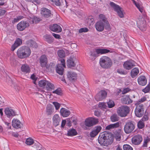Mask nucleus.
Wrapping results in <instances>:
<instances>
[{
    "label": "nucleus",
    "instance_id": "39",
    "mask_svg": "<svg viewBox=\"0 0 150 150\" xmlns=\"http://www.w3.org/2000/svg\"><path fill=\"white\" fill-rule=\"evenodd\" d=\"M96 54L95 52H91V54L90 55L89 58L92 61H93L95 60L96 58L97 57Z\"/></svg>",
    "mask_w": 150,
    "mask_h": 150
},
{
    "label": "nucleus",
    "instance_id": "21",
    "mask_svg": "<svg viewBox=\"0 0 150 150\" xmlns=\"http://www.w3.org/2000/svg\"><path fill=\"white\" fill-rule=\"evenodd\" d=\"M54 111L53 106L50 104H48L46 107V112L47 115H52Z\"/></svg>",
    "mask_w": 150,
    "mask_h": 150
},
{
    "label": "nucleus",
    "instance_id": "18",
    "mask_svg": "<svg viewBox=\"0 0 150 150\" xmlns=\"http://www.w3.org/2000/svg\"><path fill=\"white\" fill-rule=\"evenodd\" d=\"M41 13L42 16L45 18H47L51 15V11L46 8H41Z\"/></svg>",
    "mask_w": 150,
    "mask_h": 150
},
{
    "label": "nucleus",
    "instance_id": "12",
    "mask_svg": "<svg viewBox=\"0 0 150 150\" xmlns=\"http://www.w3.org/2000/svg\"><path fill=\"white\" fill-rule=\"evenodd\" d=\"M77 62V59L76 57L73 55L71 56L67 60V66L69 67H75L76 63Z\"/></svg>",
    "mask_w": 150,
    "mask_h": 150
},
{
    "label": "nucleus",
    "instance_id": "52",
    "mask_svg": "<svg viewBox=\"0 0 150 150\" xmlns=\"http://www.w3.org/2000/svg\"><path fill=\"white\" fill-rule=\"evenodd\" d=\"M150 89V85L149 84L146 88L142 90V91L145 93H146L149 91Z\"/></svg>",
    "mask_w": 150,
    "mask_h": 150
},
{
    "label": "nucleus",
    "instance_id": "49",
    "mask_svg": "<svg viewBox=\"0 0 150 150\" xmlns=\"http://www.w3.org/2000/svg\"><path fill=\"white\" fill-rule=\"evenodd\" d=\"M101 129L102 127L100 126H98L95 127L93 130L98 134L100 132Z\"/></svg>",
    "mask_w": 150,
    "mask_h": 150
},
{
    "label": "nucleus",
    "instance_id": "19",
    "mask_svg": "<svg viewBox=\"0 0 150 150\" xmlns=\"http://www.w3.org/2000/svg\"><path fill=\"white\" fill-rule=\"evenodd\" d=\"M67 78L70 81H74L77 78V75L76 73L69 71L68 72L67 74Z\"/></svg>",
    "mask_w": 150,
    "mask_h": 150
},
{
    "label": "nucleus",
    "instance_id": "32",
    "mask_svg": "<svg viewBox=\"0 0 150 150\" xmlns=\"http://www.w3.org/2000/svg\"><path fill=\"white\" fill-rule=\"evenodd\" d=\"M21 70L22 72L26 73H28L30 71V69L29 66L26 64L22 65Z\"/></svg>",
    "mask_w": 150,
    "mask_h": 150
},
{
    "label": "nucleus",
    "instance_id": "64",
    "mask_svg": "<svg viewBox=\"0 0 150 150\" xmlns=\"http://www.w3.org/2000/svg\"><path fill=\"white\" fill-rule=\"evenodd\" d=\"M71 47L73 49H75L77 48V45L75 43H72L71 45Z\"/></svg>",
    "mask_w": 150,
    "mask_h": 150
},
{
    "label": "nucleus",
    "instance_id": "27",
    "mask_svg": "<svg viewBox=\"0 0 150 150\" xmlns=\"http://www.w3.org/2000/svg\"><path fill=\"white\" fill-rule=\"evenodd\" d=\"M40 62L42 67H45L47 62V59L46 56L44 55H42L40 58Z\"/></svg>",
    "mask_w": 150,
    "mask_h": 150
},
{
    "label": "nucleus",
    "instance_id": "13",
    "mask_svg": "<svg viewBox=\"0 0 150 150\" xmlns=\"http://www.w3.org/2000/svg\"><path fill=\"white\" fill-rule=\"evenodd\" d=\"M124 68L126 70H129L135 66V62L133 60L127 61L125 62L123 65Z\"/></svg>",
    "mask_w": 150,
    "mask_h": 150
},
{
    "label": "nucleus",
    "instance_id": "35",
    "mask_svg": "<svg viewBox=\"0 0 150 150\" xmlns=\"http://www.w3.org/2000/svg\"><path fill=\"white\" fill-rule=\"evenodd\" d=\"M54 86L53 84L50 83L48 81L46 84L45 88L47 91H50L54 89Z\"/></svg>",
    "mask_w": 150,
    "mask_h": 150
},
{
    "label": "nucleus",
    "instance_id": "28",
    "mask_svg": "<svg viewBox=\"0 0 150 150\" xmlns=\"http://www.w3.org/2000/svg\"><path fill=\"white\" fill-rule=\"evenodd\" d=\"M119 123L117 122L116 123L108 125L106 127L105 129L110 130L114 129L119 127Z\"/></svg>",
    "mask_w": 150,
    "mask_h": 150
},
{
    "label": "nucleus",
    "instance_id": "42",
    "mask_svg": "<svg viewBox=\"0 0 150 150\" xmlns=\"http://www.w3.org/2000/svg\"><path fill=\"white\" fill-rule=\"evenodd\" d=\"M34 143L33 140L30 138H27L25 142V143L28 145H31L33 144Z\"/></svg>",
    "mask_w": 150,
    "mask_h": 150
},
{
    "label": "nucleus",
    "instance_id": "57",
    "mask_svg": "<svg viewBox=\"0 0 150 150\" xmlns=\"http://www.w3.org/2000/svg\"><path fill=\"white\" fill-rule=\"evenodd\" d=\"M148 119L149 117L148 115H144L141 120L144 122L148 120Z\"/></svg>",
    "mask_w": 150,
    "mask_h": 150
},
{
    "label": "nucleus",
    "instance_id": "56",
    "mask_svg": "<svg viewBox=\"0 0 150 150\" xmlns=\"http://www.w3.org/2000/svg\"><path fill=\"white\" fill-rule=\"evenodd\" d=\"M33 21L34 23H36L40 21H41V19L40 18H38L37 17H34Z\"/></svg>",
    "mask_w": 150,
    "mask_h": 150
},
{
    "label": "nucleus",
    "instance_id": "31",
    "mask_svg": "<svg viewBox=\"0 0 150 150\" xmlns=\"http://www.w3.org/2000/svg\"><path fill=\"white\" fill-rule=\"evenodd\" d=\"M44 40L49 43H50L53 41V38L50 35L46 34L44 36Z\"/></svg>",
    "mask_w": 150,
    "mask_h": 150
},
{
    "label": "nucleus",
    "instance_id": "30",
    "mask_svg": "<svg viewBox=\"0 0 150 150\" xmlns=\"http://www.w3.org/2000/svg\"><path fill=\"white\" fill-rule=\"evenodd\" d=\"M122 102L124 104H129L132 103L133 101L129 97V96H126L121 99Z\"/></svg>",
    "mask_w": 150,
    "mask_h": 150
},
{
    "label": "nucleus",
    "instance_id": "47",
    "mask_svg": "<svg viewBox=\"0 0 150 150\" xmlns=\"http://www.w3.org/2000/svg\"><path fill=\"white\" fill-rule=\"evenodd\" d=\"M123 148L124 150H133L132 148L128 144L124 145Z\"/></svg>",
    "mask_w": 150,
    "mask_h": 150
},
{
    "label": "nucleus",
    "instance_id": "62",
    "mask_svg": "<svg viewBox=\"0 0 150 150\" xmlns=\"http://www.w3.org/2000/svg\"><path fill=\"white\" fill-rule=\"evenodd\" d=\"M71 118H69L67 119V125H68V126H70L71 125Z\"/></svg>",
    "mask_w": 150,
    "mask_h": 150
},
{
    "label": "nucleus",
    "instance_id": "46",
    "mask_svg": "<svg viewBox=\"0 0 150 150\" xmlns=\"http://www.w3.org/2000/svg\"><path fill=\"white\" fill-rule=\"evenodd\" d=\"M107 104L108 108H110L113 107L115 105L114 102L111 100H109V101L108 102Z\"/></svg>",
    "mask_w": 150,
    "mask_h": 150
},
{
    "label": "nucleus",
    "instance_id": "53",
    "mask_svg": "<svg viewBox=\"0 0 150 150\" xmlns=\"http://www.w3.org/2000/svg\"><path fill=\"white\" fill-rule=\"evenodd\" d=\"M88 29L86 28H81L79 30V32L80 33L83 32H88Z\"/></svg>",
    "mask_w": 150,
    "mask_h": 150
},
{
    "label": "nucleus",
    "instance_id": "63",
    "mask_svg": "<svg viewBox=\"0 0 150 150\" xmlns=\"http://www.w3.org/2000/svg\"><path fill=\"white\" fill-rule=\"evenodd\" d=\"M52 35L55 38L57 39H59L60 38V36L59 35L54 33H52Z\"/></svg>",
    "mask_w": 150,
    "mask_h": 150
},
{
    "label": "nucleus",
    "instance_id": "23",
    "mask_svg": "<svg viewBox=\"0 0 150 150\" xmlns=\"http://www.w3.org/2000/svg\"><path fill=\"white\" fill-rule=\"evenodd\" d=\"M60 112L61 115L63 117L68 116L71 113L69 110L64 108H61L60 109Z\"/></svg>",
    "mask_w": 150,
    "mask_h": 150
},
{
    "label": "nucleus",
    "instance_id": "26",
    "mask_svg": "<svg viewBox=\"0 0 150 150\" xmlns=\"http://www.w3.org/2000/svg\"><path fill=\"white\" fill-rule=\"evenodd\" d=\"M138 82L140 85L144 86L146 84L147 80L145 76H141L138 78Z\"/></svg>",
    "mask_w": 150,
    "mask_h": 150
},
{
    "label": "nucleus",
    "instance_id": "36",
    "mask_svg": "<svg viewBox=\"0 0 150 150\" xmlns=\"http://www.w3.org/2000/svg\"><path fill=\"white\" fill-rule=\"evenodd\" d=\"M137 25L139 28L142 30H143L144 28L146 27L145 21H144L142 23H140L139 22H137Z\"/></svg>",
    "mask_w": 150,
    "mask_h": 150
},
{
    "label": "nucleus",
    "instance_id": "60",
    "mask_svg": "<svg viewBox=\"0 0 150 150\" xmlns=\"http://www.w3.org/2000/svg\"><path fill=\"white\" fill-rule=\"evenodd\" d=\"M117 72L121 74H125L126 73L123 70L121 69H118L117 70Z\"/></svg>",
    "mask_w": 150,
    "mask_h": 150
},
{
    "label": "nucleus",
    "instance_id": "41",
    "mask_svg": "<svg viewBox=\"0 0 150 150\" xmlns=\"http://www.w3.org/2000/svg\"><path fill=\"white\" fill-rule=\"evenodd\" d=\"M111 121L112 122H115L118 120L119 117L117 114H114L111 117Z\"/></svg>",
    "mask_w": 150,
    "mask_h": 150
},
{
    "label": "nucleus",
    "instance_id": "25",
    "mask_svg": "<svg viewBox=\"0 0 150 150\" xmlns=\"http://www.w3.org/2000/svg\"><path fill=\"white\" fill-rule=\"evenodd\" d=\"M22 40L19 38H18L14 44L11 47V50L13 51L18 46H20L22 44Z\"/></svg>",
    "mask_w": 150,
    "mask_h": 150
},
{
    "label": "nucleus",
    "instance_id": "8",
    "mask_svg": "<svg viewBox=\"0 0 150 150\" xmlns=\"http://www.w3.org/2000/svg\"><path fill=\"white\" fill-rule=\"evenodd\" d=\"M59 61L61 64H58L56 68V71L57 73L62 75L63 74L64 70L63 67H65V61L64 59H62L59 60Z\"/></svg>",
    "mask_w": 150,
    "mask_h": 150
},
{
    "label": "nucleus",
    "instance_id": "40",
    "mask_svg": "<svg viewBox=\"0 0 150 150\" xmlns=\"http://www.w3.org/2000/svg\"><path fill=\"white\" fill-rule=\"evenodd\" d=\"M59 57L61 58L65 57V52L64 51L62 50H59L57 52Z\"/></svg>",
    "mask_w": 150,
    "mask_h": 150
},
{
    "label": "nucleus",
    "instance_id": "24",
    "mask_svg": "<svg viewBox=\"0 0 150 150\" xmlns=\"http://www.w3.org/2000/svg\"><path fill=\"white\" fill-rule=\"evenodd\" d=\"M99 18L100 19V21H101L104 23L106 24V27L107 29L110 28V25L107 20V18L103 14H100L99 15Z\"/></svg>",
    "mask_w": 150,
    "mask_h": 150
},
{
    "label": "nucleus",
    "instance_id": "44",
    "mask_svg": "<svg viewBox=\"0 0 150 150\" xmlns=\"http://www.w3.org/2000/svg\"><path fill=\"white\" fill-rule=\"evenodd\" d=\"M52 104L55 108L56 110H58L61 106V104L56 101L53 102L52 103Z\"/></svg>",
    "mask_w": 150,
    "mask_h": 150
},
{
    "label": "nucleus",
    "instance_id": "51",
    "mask_svg": "<svg viewBox=\"0 0 150 150\" xmlns=\"http://www.w3.org/2000/svg\"><path fill=\"white\" fill-rule=\"evenodd\" d=\"M53 93H55L58 95H60L62 93L61 91L60 88H58L52 92Z\"/></svg>",
    "mask_w": 150,
    "mask_h": 150
},
{
    "label": "nucleus",
    "instance_id": "20",
    "mask_svg": "<svg viewBox=\"0 0 150 150\" xmlns=\"http://www.w3.org/2000/svg\"><path fill=\"white\" fill-rule=\"evenodd\" d=\"M50 29L51 31L57 33L60 32L62 31L61 27L56 24L50 25Z\"/></svg>",
    "mask_w": 150,
    "mask_h": 150
},
{
    "label": "nucleus",
    "instance_id": "48",
    "mask_svg": "<svg viewBox=\"0 0 150 150\" xmlns=\"http://www.w3.org/2000/svg\"><path fill=\"white\" fill-rule=\"evenodd\" d=\"M115 137L117 141H119L121 139V135L118 133H116L115 136Z\"/></svg>",
    "mask_w": 150,
    "mask_h": 150
},
{
    "label": "nucleus",
    "instance_id": "34",
    "mask_svg": "<svg viewBox=\"0 0 150 150\" xmlns=\"http://www.w3.org/2000/svg\"><path fill=\"white\" fill-rule=\"evenodd\" d=\"M139 73V70L137 68L133 69L131 72V75L132 78H134Z\"/></svg>",
    "mask_w": 150,
    "mask_h": 150
},
{
    "label": "nucleus",
    "instance_id": "37",
    "mask_svg": "<svg viewBox=\"0 0 150 150\" xmlns=\"http://www.w3.org/2000/svg\"><path fill=\"white\" fill-rule=\"evenodd\" d=\"M47 81L45 80H42L39 81L38 84L40 87L45 88Z\"/></svg>",
    "mask_w": 150,
    "mask_h": 150
},
{
    "label": "nucleus",
    "instance_id": "55",
    "mask_svg": "<svg viewBox=\"0 0 150 150\" xmlns=\"http://www.w3.org/2000/svg\"><path fill=\"white\" fill-rule=\"evenodd\" d=\"M98 134L94 130L92 131L90 133V136L91 137H94Z\"/></svg>",
    "mask_w": 150,
    "mask_h": 150
},
{
    "label": "nucleus",
    "instance_id": "11",
    "mask_svg": "<svg viewBox=\"0 0 150 150\" xmlns=\"http://www.w3.org/2000/svg\"><path fill=\"white\" fill-rule=\"evenodd\" d=\"M29 25V23L28 22L22 21L17 24V28L18 30L22 31L26 28L28 27Z\"/></svg>",
    "mask_w": 150,
    "mask_h": 150
},
{
    "label": "nucleus",
    "instance_id": "16",
    "mask_svg": "<svg viewBox=\"0 0 150 150\" xmlns=\"http://www.w3.org/2000/svg\"><path fill=\"white\" fill-rule=\"evenodd\" d=\"M142 138L141 135L137 134L134 136L132 138V142L133 144L137 145L139 144L142 142Z\"/></svg>",
    "mask_w": 150,
    "mask_h": 150
},
{
    "label": "nucleus",
    "instance_id": "14",
    "mask_svg": "<svg viewBox=\"0 0 150 150\" xmlns=\"http://www.w3.org/2000/svg\"><path fill=\"white\" fill-rule=\"evenodd\" d=\"M107 95V93L105 91L102 90L96 95L95 98L98 101L101 100L105 98Z\"/></svg>",
    "mask_w": 150,
    "mask_h": 150
},
{
    "label": "nucleus",
    "instance_id": "45",
    "mask_svg": "<svg viewBox=\"0 0 150 150\" xmlns=\"http://www.w3.org/2000/svg\"><path fill=\"white\" fill-rule=\"evenodd\" d=\"M137 126L139 129L142 128L144 126V122L140 120L138 123Z\"/></svg>",
    "mask_w": 150,
    "mask_h": 150
},
{
    "label": "nucleus",
    "instance_id": "58",
    "mask_svg": "<svg viewBox=\"0 0 150 150\" xmlns=\"http://www.w3.org/2000/svg\"><path fill=\"white\" fill-rule=\"evenodd\" d=\"M145 21L144 18L142 17L141 16H139L138 18V20L137 21V23L138 22H139L140 23H142Z\"/></svg>",
    "mask_w": 150,
    "mask_h": 150
},
{
    "label": "nucleus",
    "instance_id": "22",
    "mask_svg": "<svg viewBox=\"0 0 150 150\" xmlns=\"http://www.w3.org/2000/svg\"><path fill=\"white\" fill-rule=\"evenodd\" d=\"M52 120L54 125L56 127L59 125L61 119L58 115L56 114L53 116Z\"/></svg>",
    "mask_w": 150,
    "mask_h": 150
},
{
    "label": "nucleus",
    "instance_id": "38",
    "mask_svg": "<svg viewBox=\"0 0 150 150\" xmlns=\"http://www.w3.org/2000/svg\"><path fill=\"white\" fill-rule=\"evenodd\" d=\"M77 134L76 130L74 129H72L69 130L68 131L67 134L69 136H73L77 135Z\"/></svg>",
    "mask_w": 150,
    "mask_h": 150
},
{
    "label": "nucleus",
    "instance_id": "2",
    "mask_svg": "<svg viewBox=\"0 0 150 150\" xmlns=\"http://www.w3.org/2000/svg\"><path fill=\"white\" fill-rule=\"evenodd\" d=\"M31 51L30 48L28 47L23 46L20 47L17 50V54L20 59H24L29 57Z\"/></svg>",
    "mask_w": 150,
    "mask_h": 150
},
{
    "label": "nucleus",
    "instance_id": "7",
    "mask_svg": "<svg viewBox=\"0 0 150 150\" xmlns=\"http://www.w3.org/2000/svg\"><path fill=\"white\" fill-rule=\"evenodd\" d=\"M136 106L135 110L136 115L138 117H141L143 115L144 112L143 104L135 105Z\"/></svg>",
    "mask_w": 150,
    "mask_h": 150
},
{
    "label": "nucleus",
    "instance_id": "33",
    "mask_svg": "<svg viewBox=\"0 0 150 150\" xmlns=\"http://www.w3.org/2000/svg\"><path fill=\"white\" fill-rule=\"evenodd\" d=\"M97 54H103L108 53L110 52V51L106 49H98L96 50Z\"/></svg>",
    "mask_w": 150,
    "mask_h": 150
},
{
    "label": "nucleus",
    "instance_id": "50",
    "mask_svg": "<svg viewBox=\"0 0 150 150\" xmlns=\"http://www.w3.org/2000/svg\"><path fill=\"white\" fill-rule=\"evenodd\" d=\"M98 106L101 109L106 108L107 107L106 104L105 103H100L98 105Z\"/></svg>",
    "mask_w": 150,
    "mask_h": 150
},
{
    "label": "nucleus",
    "instance_id": "61",
    "mask_svg": "<svg viewBox=\"0 0 150 150\" xmlns=\"http://www.w3.org/2000/svg\"><path fill=\"white\" fill-rule=\"evenodd\" d=\"M6 11L4 10L0 9V16H2L5 14Z\"/></svg>",
    "mask_w": 150,
    "mask_h": 150
},
{
    "label": "nucleus",
    "instance_id": "6",
    "mask_svg": "<svg viewBox=\"0 0 150 150\" xmlns=\"http://www.w3.org/2000/svg\"><path fill=\"white\" fill-rule=\"evenodd\" d=\"M110 5L113 8L114 11L117 13L119 17L120 18L124 17V10L122 8L112 2L110 3Z\"/></svg>",
    "mask_w": 150,
    "mask_h": 150
},
{
    "label": "nucleus",
    "instance_id": "43",
    "mask_svg": "<svg viewBox=\"0 0 150 150\" xmlns=\"http://www.w3.org/2000/svg\"><path fill=\"white\" fill-rule=\"evenodd\" d=\"M146 100V98L145 97H143L139 99L136 103L135 105L142 104V103L143 102Z\"/></svg>",
    "mask_w": 150,
    "mask_h": 150
},
{
    "label": "nucleus",
    "instance_id": "15",
    "mask_svg": "<svg viewBox=\"0 0 150 150\" xmlns=\"http://www.w3.org/2000/svg\"><path fill=\"white\" fill-rule=\"evenodd\" d=\"M12 123L13 127L16 129H21L23 127V124L17 119H13Z\"/></svg>",
    "mask_w": 150,
    "mask_h": 150
},
{
    "label": "nucleus",
    "instance_id": "5",
    "mask_svg": "<svg viewBox=\"0 0 150 150\" xmlns=\"http://www.w3.org/2000/svg\"><path fill=\"white\" fill-rule=\"evenodd\" d=\"M129 112V107L122 105L119 107L117 109V113L118 115L122 117L126 116Z\"/></svg>",
    "mask_w": 150,
    "mask_h": 150
},
{
    "label": "nucleus",
    "instance_id": "59",
    "mask_svg": "<svg viewBox=\"0 0 150 150\" xmlns=\"http://www.w3.org/2000/svg\"><path fill=\"white\" fill-rule=\"evenodd\" d=\"M36 149L37 150H40L42 149L41 145L40 144L38 143L35 145Z\"/></svg>",
    "mask_w": 150,
    "mask_h": 150
},
{
    "label": "nucleus",
    "instance_id": "1",
    "mask_svg": "<svg viewBox=\"0 0 150 150\" xmlns=\"http://www.w3.org/2000/svg\"><path fill=\"white\" fill-rule=\"evenodd\" d=\"M112 139L111 134H109L107 132H105L103 133L100 135L98 140L99 143L101 145L106 146H108L111 142Z\"/></svg>",
    "mask_w": 150,
    "mask_h": 150
},
{
    "label": "nucleus",
    "instance_id": "29",
    "mask_svg": "<svg viewBox=\"0 0 150 150\" xmlns=\"http://www.w3.org/2000/svg\"><path fill=\"white\" fill-rule=\"evenodd\" d=\"M26 44L28 46L31 47L33 48H36L38 45L35 41L33 40H29L26 41Z\"/></svg>",
    "mask_w": 150,
    "mask_h": 150
},
{
    "label": "nucleus",
    "instance_id": "54",
    "mask_svg": "<svg viewBox=\"0 0 150 150\" xmlns=\"http://www.w3.org/2000/svg\"><path fill=\"white\" fill-rule=\"evenodd\" d=\"M131 90L129 88H127L124 89L122 91V94H125Z\"/></svg>",
    "mask_w": 150,
    "mask_h": 150
},
{
    "label": "nucleus",
    "instance_id": "9",
    "mask_svg": "<svg viewBox=\"0 0 150 150\" xmlns=\"http://www.w3.org/2000/svg\"><path fill=\"white\" fill-rule=\"evenodd\" d=\"M135 128L134 125L132 122H127L124 126V130L127 134H129L132 132Z\"/></svg>",
    "mask_w": 150,
    "mask_h": 150
},
{
    "label": "nucleus",
    "instance_id": "10",
    "mask_svg": "<svg viewBox=\"0 0 150 150\" xmlns=\"http://www.w3.org/2000/svg\"><path fill=\"white\" fill-rule=\"evenodd\" d=\"M4 112L6 116L9 118H12L14 116L18 115L15 110L10 108H6Z\"/></svg>",
    "mask_w": 150,
    "mask_h": 150
},
{
    "label": "nucleus",
    "instance_id": "3",
    "mask_svg": "<svg viewBox=\"0 0 150 150\" xmlns=\"http://www.w3.org/2000/svg\"><path fill=\"white\" fill-rule=\"evenodd\" d=\"M98 122V119L93 117H89L85 120L84 124L82 127L84 129L87 130L89 129V127L97 124Z\"/></svg>",
    "mask_w": 150,
    "mask_h": 150
},
{
    "label": "nucleus",
    "instance_id": "17",
    "mask_svg": "<svg viewBox=\"0 0 150 150\" xmlns=\"http://www.w3.org/2000/svg\"><path fill=\"white\" fill-rule=\"evenodd\" d=\"M104 26H105V28L107 29L106 27V24L104 23L101 21L97 22L95 25L96 28L98 31H103L104 29Z\"/></svg>",
    "mask_w": 150,
    "mask_h": 150
},
{
    "label": "nucleus",
    "instance_id": "4",
    "mask_svg": "<svg viewBox=\"0 0 150 150\" xmlns=\"http://www.w3.org/2000/svg\"><path fill=\"white\" fill-rule=\"evenodd\" d=\"M100 66L104 69H108L112 65L111 59L108 57L105 56L102 57L99 61Z\"/></svg>",
    "mask_w": 150,
    "mask_h": 150
}]
</instances>
